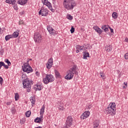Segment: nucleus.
Instances as JSON below:
<instances>
[{"instance_id":"1","label":"nucleus","mask_w":128,"mask_h":128,"mask_svg":"<svg viewBox=\"0 0 128 128\" xmlns=\"http://www.w3.org/2000/svg\"><path fill=\"white\" fill-rule=\"evenodd\" d=\"M63 6L68 10H72L76 6V2L74 0H64Z\"/></svg>"},{"instance_id":"2","label":"nucleus","mask_w":128,"mask_h":128,"mask_svg":"<svg viewBox=\"0 0 128 128\" xmlns=\"http://www.w3.org/2000/svg\"><path fill=\"white\" fill-rule=\"evenodd\" d=\"M105 110L108 114H110V116H114L116 112V103H110Z\"/></svg>"},{"instance_id":"3","label":"nucleus","mask_w":128,"mask_h":128,"mask_svg":"<svg viewBox=\"0 0 128 128\" xmlns=\"http://www.w3.org/2000/svg\"><path fill=\"white\" fill-rule=\"evenodd\" d=\"M22 84L24 88H27V92H30L32 85H30V78H26L25 79H22Z\"/></svg>"},{"instance_id":"4","label":"nucleus","mask_w":128,"mask_h":128,"mask_svg":"<svg viewBox=\"0 0 128 128\" xmlns=\"http://www.w3.org/2000/svg\"><path fill=\"white\" fill-rule=\"evenodd\" d=\"M29 60H27L26 62L23 64V66H22V70L24 72H26L28 74H30V72H32L34 70L32 66H30L28 64Z\"/></svg>"},{"instance_id":"5","label":"nucleus","mask_w":128,"mask_h":128,"mask_svg":"<svg viewBox=\"0 0 128 128\" xmlns=\"http://www.w3.org/2000/svg\"><path fill=\"white\" fill-rule=\"evenodd\" d=\"M54 80V78L52 74H46V78H43V82L44 84H48L50 82H52Z\"/></svg>"},{"instance_id":"6","label":"nucleus","mask_w":128,"mask_h":128,"mask_svg":"<svg viewBox=\"0 0 128 128\" xmlns=\"http://www.w3.org/2000/svg\"><path fill=\"white\" fill-rule=\"evenodd\" d=\"M65 124H66V126H64V127H63V128H70V126H72V124H74V122H73V119H72V116H70L67 117L66 122H65Z\"/></svg>"},{"instance_id":"7","label":"nucleus","mask_w":128,"mask_h":128,"mask_svg":"<svg viewBox=\"0 0 128 128\" xmlns=\"http://www.w3.org/2000/svg\"><path fill=\"white\" fill-rule=\"evenodd\" d=\"M38 14L42 16H48V10L42 6L38 12Z\"/></svg>"},{"instance_id":"8","label":"nucleus","mask_w":128,"mask_h":128,"mask_svg":"<svg viewBox=\"0 0 128 128\" xmlns=\"http://www.w3.org/2000/svg\"><path fill=\"white\" fill-rule=\"evenodd\" d=\"M42 34L40 32H36L34 34V41L36 44H40L42 40Z\"/></svg>"},{"instance_id":"9","label":"nucleus","mask_w":128,"mask_h":128,"mask_svg":"<svg viewBox=\"0 0 128 128\" xmlns=\"http://www.w3.org/2000/svg\"><path fill=\"white\" fill-rule=\"evenodd\" d=\"M42 2L44 6H48L49 10H51L52 12H54V9L52 8V6L50 2H48V0H42Z\"/></svg>"},{"instance_id":"10","label":"nucleus","mask_w":128,"mask_h":128,"mask_svg":"<svg viewBox=\"0 0 128 128\" xmlns=\"http://www.w3.org/2000/svg\"><path fill=\"white\" fill-rule=\"evenodd\" d=\"M6 4H13V8L15 10H18V4H16V0H6Z\"/></svg>"},{"instance_id":"11","label":"nucleus","mask_w":128,"mask_h":128,"mask_svg":"<svg viewBox=\"0 0 128 128\" xmlns=\"http://www.w3.org/2000/svg\"><path fill=\"white\" fill-rule=\"evenodd\" d=\"M42 88H44V85L42 82H37L36 84L34 85V87L33 88V89L36 92L37 90H42Z\"/></svg>"},{"instance_id":"12","label":"nucleus","mask_w":128,"mask_h":128,"mask_svg":"<svg viewBox=\"0 0 128 128\" xmlns=\"http://www.w3.org/2000/svg\"><path fill=\"white\" fill-rule=\"evenodd\" d=\"M74 73H72V72H70V70H68L67 72L66 73V76H65L64 78H66V80H72V78H74Z\"/></svg>"},{"instance_id":"13","label":"nucleus","mask_w":128,"mask_h":128,"mask_svg":"<svg viewBox=\"0 0 128 128\" xmlns=\"http://www.w3.org/2000/svg\"><path fill=\"white\" fill-rule=\"evenodd\" d=\"M54 64V60L52 59V58H50L48 59L46 64V66L48 70H50L52 66V64Z\"/></svg>"},{"instance_id":"14","label":"nucleus","mask_w":128,"mask_h":128,"mask_svg":"<svg viewBox=\"0 0 128 128\" xmlns=\"http://www.w3.org/2000/svg\"><path fill=\"white\" fill-rule=\"evenodd\" d=\"M90 111H85L80 116V119L86 120V118H87L90 116Z\"/></svg>"},{"instance_id":"15","label":"nucleus","mask_w":128,"mask_h":128,"mask_svg":"<svg viewBox=\"0 0 128 128\" xmlns=\"http://www.w3.org/2000/svg\"><path fill=\"white\" fill-rule=\"evenodd\" d=\"M93 29L95 30L99 34H102L104 30H102L98 26H93Z\"/></svg>"},{"instance_id":"16","label":"nucleus","mask_w":128,"mask_h":128,"mask_svg":"<svg viewBox=\"0 0 128 128\" xmlns=\"http://www.w3.org/2000/svg\"><path fill=\"white\" fill-rule=\"evenodd\" d=\"M94 128H98V126H100V120H96L94 121L93 122Z\"/></svg>"},{"instance_id":"17","label":"nucleus","mask_w":128,"mask_h":128,"mask_svg":"<svg viewBox=\"0 0 128 128\" xmlns=\"http://www.w3.org/2000/svg\"><path fill=\"white\" fill-rule=\"evenodd\" d=\"M28 0H18L17 4H20V6H24L28 3Z\"/></svg>"},{"instance_id":"18","label":"nucleus","mask_w":128,"mask_h":128,"mask_svg":"<svg viewBox=\"0 0 128 128\" xmlns=\"http://www.w3.org/2000/svg\"><path fill=\"white\" fill-rule=\"evenodd\" d=\"M88 58H90V53L88 52H84L82 58L84 60H88Z\"/></svg>"},{"instance_id":"19","label":"nucleus","mask_w":128,"mask_h":128,"mask_svg":"<svg viewBox=\"0 0 128 128\" xmlns=\"http://www.w3.org/2000/svg\"><path fill=\"white\" fill-rule=\"evenodd\" d=\"M54 72L55 74V76H56V78H62V76H60V72H58V70H54Z\"/></svg>"},{"instance_id":"20","label":"nucleus","mask_w":128,"mask_h":128,"mask_svg":"<svg viewBox=\"0 0 128 128\" xmlns=\"http://www.w3.org/2000/svg\"><path fill=\"white\" fill-rule=\"evenodd\" d=\"M101 28L102 30H104V32H108V26L106 25H104V24L102 25L101 26Z\"/></svg>"},{"instance_id":"21","label":"nucleus","mask_w":128,"mask_h":128,"mask_svg":"<svg viewBox=\"0 0 128 128\" xmlns=\"http://www.w3.org/2000/svg\"><path fill=\"white\" fill-rule=\"evenodd\" d=\"M42 120L44 119H42L40 117H37L34 120V122L36 124H40V122H42Z\"/></svg>"},{"instance_id":"22","label":"nucleus","mask_w":128,"mask_h":128,"mask_svg":"<svg viewBox=\"0 0 128 128\" xmlns=\"http://www.w3.org/2000/svg\"><path fill=\"white\" fill-rule=\"evenodd\" d=\"M106 48H107L106 52H110L112 50V46L111 44L106 45Z\"/></svg>"},{"instance_id":"23","label":"nucleus","mask_w":128,"mask_h":128,"mask_svg":"<svg viewBox=\"0 0 128 128\" xmlns=\"http://www.w3.org/2000/svg\"><path fill=\"white\" fill-rule=\"evenodd\" d=\"M18 34H20V33L16 31L14 32L12 34H11L12 38H16L18 36Z\"/></svg>"},{"instance_id":"24","label":"nucleus","mask_w":128,"mask_h":128,"mask_svg":"<svg viewBox=\"0 0 128 128\" xmlns=\"http://www.w3.org/2000/svg\"><path fill=\"white\" fill-rule=\"evenodd\" d=\"M77 66L76 65H74L73 66L70 68L71 73L74 74L75 70H76Z\"/></svg>"},{"instance_id":"25","label":"nucleus","mask_w":128,"mask_h":128,"mask_svg":"<svg viewBox=\"0 0 128 128\" xmlns=\"http://www.w3.org/2000/svg\"><path fill=\"white\" fill-rule=\"evenodd\" d=\"M10 38H12V34H8L5 36V40L6 42H8V40H10Z\"/></svg>"},{"instance_id":"26","label":"nucleus","mask_w":128,"mask_h":128,"mask_svg":"<svg viewBox=\"0 0 128 128\" xmlns=\"http://www.w3.org/2000/svg\"><path fill=\"white\" fill-rule=\"evenodd\" d=\"M118 12H114L112 14V18H114V20L118 18Z\"/></svg>"},{"instance_id":"27","label":"nucleus","mask_w":128,"mask_h":128,"mask_svg":"<svg viewBox=\"0 0 128 128\" xmlns=\"http://www.w3.org/2000/svg\"><path fill=\"white\" fill-rule=\"evenodd\" d=\"M44 105H43L40 110V114H44Z\"/></svg>"},{"instance_id":"28","label":"nucleus","mask_w":128,"mask_h":128,"mask_svg":"<svg viewBox=\"0 0 128 128\" xmlns=\"http://www.w3.org/2000/svg\"><path fill=\"white\" fill-rule=\"evenodd\" d=\"M50 34H51V36H54V34H58V32H56V30H54V29H53V28H52Z\"/></svg>"},{"instance_id":"29","label":"nucleus","mask_w":128,"mask_h":128,"mask_svg":"<svg viewBox=\"0 0 128 128\" xmlns=\"http://www.w3.org/2000/svg\"><path fill=\"white\" fill-rule=\"evenodd\" d=\"M30 100L31 101V102L32 104H36V98L34 97H30Z\"/></svg>"},{"instance_id":"30","label":"nucleus","mask_w":128,"mask_h":128,"mask_svg":"<svg viewBox=\"0 0 128 128\" xmlns=\"http://www.w3.org/2000/svg\"><path fill=\"white\" fill-rule=\"evenodd\" d=\"M25 114L26 118H30V114H32V112L30 110H28L26 112Z\"/></svg>"},{"instance_id":"31","label":"nucleus","mask_w":128,"mask_h":128,"mask_svg":"<svg viewBox=\"0 0 128 128\" xmlns=\"http://www.w3.org/2000/svg\"><path fill=\"white\" fill-rule=\"evenodd\" d=\"M14 94V99L16 102L18 100V98H20V95H18V93H15Z\"/></svg>"},{"instance_id":"32","label":"nucleus","mask_w":128,"mask_h":128,"mask_svg":"<svg viewBox=\"0 0 128 128\" xmlns=\"http://www.w3.org/2000/svg\"><path fill=\"white\" fill-rule=\"evenodd\" d=\"M66 18H68V20H74V17L72 16V15L68 14L66 16Z\"/></svg>"},{"instance_id":"33","label":"nucleus","mask_w":128,"mask_h":128,"mask_svg":"<svg viewBox=\"0 0 128 128\" xmlns=\"http://www.w3.org/2000/svg\"><path fill=\"white\" fill-rule=\"evenodd\" d=\"M100 76H101V78H102L103 80H105L106 76L104 74V72H100Z\"/></svg>"},{"instance_id":"34","label":"nucleus","mask_w":128,"mask_h":128,"mask_svg":"<svg viewBox=\"0 0 128 128\" xmlns=\"http://www.w3.org/2000/svg\"><path fill=\"white\" fill-rule=\"evenodd\" d=\"M4 62H6V64H8V66H10V64H12L10 61V60H8V58L4 59Z\"/></svg>"},{"instance_id":"35","label":"nucleus","mask_w":128,"mask_h":128,"mask_svg":"<svg viewBox=\"0 0 128 128\" xmlns=\"http://www.w3.org/2000/svg\"><path fill=\"white\" fill-rule=\"evenodd\" d=\"M76 50H84V48H82V46L80 45H77L76 46Z\"/></svg>"},{"instance_id":"36","label":"nucleus","mask_w":128,"mask_h":128,"mask_svg":"<svg viewBox=\"0 0 128 128\" xmlns=\"http://www.w3.org/2000/svg\"><path fill=\"white\" fill-rule=\"evenodd\" d=\"M75 28H74V26H72L71 29L70 30V32L71 34H74V32Z\"/></svg>"},{"instance_id":"37","label":"nucleus","mask_w":128,"mask_h":128,"mask_svg":"<svg viewBox=\"0 0 128 128\" xmlns=\"http://www.w3.org/2000/svg\"><path fill=\"white\" fill-rule=\"evenodd\" d=\"M117 72L118 74V78H120V76H122V72H120V70H117Z\"/></svg>"},{"instance_id":"38","label":"nucleus","mask_w":128,"mask_h":128,"mask_svg":"<svg viewBox=\"0 0 128 128\" xmlns=\"http://www.w3.org/2000/svg\"><path fill=\"white\" fill-rule=\"evenodd\" d=\"M4 48H1V50H0V56H4Z\"/></svg>"},{"instance_id":"39","label":"nucleus","mask_w":128,"mask_h":128,"mask_svg":"<svg viewBox=\"0 0 128 128\" xmlns=\"http://www.w3.org/2000/svg\"><path fill=\"white\" fill-rule=\"evenodd\" d=\"M10 66L6 65L4 63L3 64V66L4 67V68H5V70H8V66Z\"/></svg>"},{"instance_id":"40","label":"nucleus","mask_w":128,"mask_h":128,"mask_svg":"<svg viewBox=\"0 0 128 128\" xmlns=\"http://www.w3.org/2000/svg\"><path fill=\"white\" fill-rule=\"evenodd\" d=\"M22 78H24V80H26V78H28V77L26 76V74H22Z\"/></svg>"},{"instance_id":"41","label":"nucleus","mask_w":128,"mask_h":128,"mask_svg":"<svg viewBox=\"0 0 128 128\" xmlns=\"http://www.w3.org/2000/svg\"><path fill=\"white\" fill-rule=\"evenodd\" d=\"M11 112H12V114H15L16 108H12L11 109Z\"/></svg>"},{"instance_id":"42","label":"nucleus","mask_w":128,"mask_h":128,"mask_svg":"<svg viewBox=\"0 0 128 128\" xmlns=\"http://www.w3.org/2000/svg\"><path fill=\"white\" fill-rule=\"evenodd\" d=\"M108 26V28H110V32L112 34H114V29L112 28H110V26Z\"/></svg>"},{"instance_id":"43","label":"nucleus","mask_w":128,"mask_h":128,"mask_svg":"<svg viewBox=\"0 0 128 128\" xmlns=\"http://www.w3.org/2000/svg\"><path fill=\"white\" fill-rule=\"evenodd\" d=\"M3 82H4V78H2V77L0 76V84H2Z\"/></svg>"},{"instance_id":"44","label":"nucleus","mask_w":128,"mask_h":128,"mask_svg":"<svg viewBox=\"0 0 128 128\" xmlns=\"http://www.w3.org/2000/svg\"><path fill=\"white\" fill-rule=\"evenodd\" d=\"M4 62H0V68H2V66H4Z\"/></svg>"},{"instance_id":"45","label":"nucleus","mask_w":128,"mask_h":128,"mask_svg":"<svg viewBox=\"0 0 128 128\" xmlns=\"http://www.w3.org/2000/svg\"><path fill=\"white\" fill-rule=\"evenodd\" d=\"M52 29V28L50 26H47V30H50Z\"/></svg>"},{"instance_id":"46","label":"nucleus","mask_w":128,"mask_h":128,"mask_svg":"<svg viewBox=\"0 0 128 128\" xmlns=\"http://www.w3.org/2000/svg\"><path fill=\"white\" fill-rule=\"evenodd\" d=\"M24 20H20L19 22V25L24 24Z\"/></svg>"},{"instance_id":"47","label":"nucleus","mask_w":128,"mask_h":128,"mask_svg":"<svg viewBox=\"0 0 128 128\" xmlns=\"http://www.w3.org/2000/svg\"><path fill=\"white\" fill-rule=\"evenodd\" d=\"M124 58H125V60H128V52L124 54Z\"/></svg>"},{"instance_id":"48","label":"nucleus","mask_w":128,"mask_h":128,"mask_svg":"<svg viewBox=\"0 0 128 128\" xmlns=\"http://www.w3.org/2000/svg\"><path fill=\"white\" fill-rule=\"evenodd\" d=\"M20 16H23V14H24V11L23 10V11L20 12Z\"/></svg>"},{"instance_id":"49","label":"nucleus","mask_w":128,"mask_h":128,"mask_svg":"<svg viewBox=\"0 0 128 128\" xmlns=\"http://www.w3.org/2000/svg\"><path fill=\"white\" fill-rule=\"evenodd\" d=\"M42 118H44V114H40V117H39V118L42 120Z\"/></svg>"},{"instance_id":"50","label":"nucleus","mask_w":128,"mask_h":128,"mask_svg":"<svg viewBox=\"0 0 128 128\" xmlns=\"http://www.w3.org/2000/svg\"><path fill=\"white\" fill-rule=\"evenodd\" d=\"M10 104H12V102H8L6 103V106H10Z\"/></svg>"},{"instance_id":"51","label":"nucleus","mask_w":128,"mask_h":128,"mask_svg":"<svg viewBox=\"0 0 128 128\" xmlns=\"http://www.w3.org/2000/svg\"><path fill=\"white\" fill-rule=\"evenodd\" d=\"M90 108H92V106H90V105H89V106L87 107V110H90Z\"/></svg>"},{"instance_id":"52","label":"nucleus","mask_w":128,"mask_h":128,"mask_svg":"<svg viewBox=\"0 0 128 128\" xmlns=\"http://www.w3.org/2000/svg\"><path fill=\"white\" fill-rule=\"evenodd\" d=\"M36 76H40V72H36Z\"/></svg>"},{"instance_id":"53","label":"nucleus","mask_w":128,"mask_h":128,"mask_svg":"<svg viewBox=\"0 0 128 128\" xmlns=\"http://www.w3.org/2000/svg\"><path fill=\"white\" fill-rule=\"evenodd\" d=\"M124 42H128V38H125Z\"/></svg>"},{"instance_id":"54","label":"nucleus","mask_w":128,"mask_h":128,"mask_svg":"<svg viewBox=\"0 0 128 128\" xmlns=\"http://www.w3.org/2000/svg\"><path fill=\"white\" fill-rule=\"evenodd\" d=\"M30 86H32V84H34V81L33 80H30Z\"/></svg>"},{"instance_id":"55","label":"nucleus","mask_w":128,"mask_h":128,"mask_svg":"<svg viewBox=\"0 0 128 128\" xmlns=\"http://www.w3.org/2000/svg\"><path fill=\"white\" fill-rule=\"evenodd\" d=\"M74 72L75 74H78V71H76V70L74 71Z\"/></svg>"},{"instance_id":"56","label":"nucleus","mask_w":128,"mask_h":128,"mask_svg":"<svg viewBox=\"0 0 128 128\" xmlns=\"http://www.w3.org/2000/svg\"><path fill=\"white\" fill-rule=\"evenodd\" d=\"M76 52L78 54L80 52V50L78 49H76Z\"/></svg>"},{"instance_id":"57","label":"nucleus","mask_w":128,"mask_h":128,"mask_svg":"<svg viewBox=\"0 0 128 128\" xmlns=\"http://www.w3.org/2000/svg\"><path fill=\"white\" fill-rule=\"evenodd\" d=\"M48 32H49V34H50V32H52V30H48Z\"/></svg>"},{"instance_id":"58","label":"nucleus","mask_w":128,"mask_h":128,"mask_svg":"<svg viewBox=\"0 0 128 128\" xmlns=\"http://www.w3.org/2000/svg\"><path fill=\"white\" fill-rule=\"evenodd\" d=\"M124 84H125L126 86H127L128 83H126V82H124Z\"/></svg>"},{"instance_id":"59","label":"nucleus","mask_w":128,"mask_h":128,"mask_svg":"<svg viewBox=\"0 0 128 128\" xmlns=\"http://www.w3.org/2000/svg\"><path fill=\"white\" fill-rule=\"evenodd\" d=\"M28 60H32V58H29V59H28Z\"/></svg>"},{"instance_id":"60","label":"nucleus","mask_w":128,"mask_h":128,"mask_svg":"<svg viewBox=\"0 0 128 128\" xmlns=\"http://www.w3.org/2000/svg\"><path fill=\"white\" fill-rule=\"evenodd\" d=\"M59 110H62V108H59Z\"/></svg>"},{"instance_id":"61","label":"nucleus","mask_w":128,"mask_h":128,"mask_svg":"<svg viewBox=\"0 0 128 128\" xmlns=\"http://www.w3.org/2000/svg\"><path fill=\"white\" fill-rule=\"evenodd\" d=\"M82 48H84V46L83 45V46H81Z\"/></svg>"},{"instance_id":"62","label":"nucleus","mask_w":128,"mask_h":128,"mask_svg":"<svg viewBox=\"0 0 128 128\" xmlns=\"http://www.w3.org/2000/svg\"><path fill=\"white\" fill-rule=\"evenodd\" d=\"M86 48V50H88V47H86V48Z\"/></svg>"},{"instance_id":"63","label":"nucleus","mask_w":128,"mask_h":128,"mask_svg":"<svg viewBox=\"0 0 128 128\" xmlns=\"http://www.w3.org/2000/svg\"><path fill=\"white\" fill-rule=\"evenodd\" d=\"M83 46H86V44H84Z\"/></svg>"},{"instance_id":"64","label":"nucleus","mask_w":128,"mask_h":128,"mask_svg":"<svg viewBox=\"0 0 128 128\" xmlns=\"http://www.w3.org/2000/svg\"><path fill=\"white\" fill-rule=\"evenodd\" d=\"M124 88H126L125 86H124Z\"/></svg>"}]
</instances>
